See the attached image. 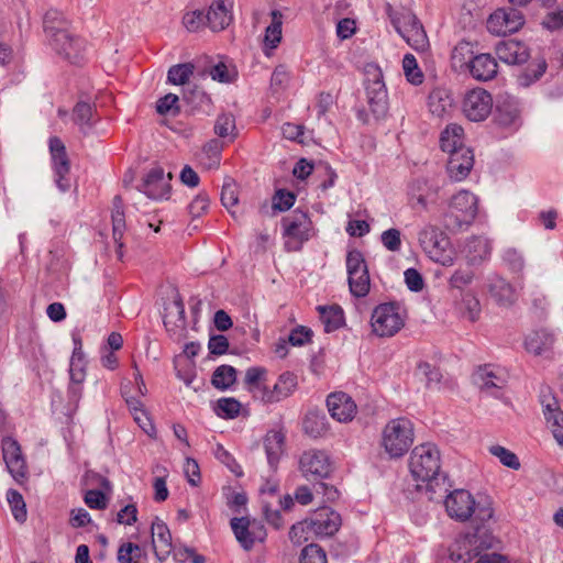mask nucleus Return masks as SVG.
I'll list each match as a JSON object with an SVG mask.
<instances>
[{"label":"nucleus","mask_w":563,"mask_h":563,"mask_svg":"<svg viewBox=\"0 0 563 563\" xmlns=\"http://www.w3.org/2000/svg\"><path fill=\"white\" fill-rule=\"evenodd\" d=\"M409 467L412 476L417 481L426 482L427 489L437 493L446 494L450 484L446 483L448 476L440 472V451L432 443H423L416 446L410 455Z\"/></svg>","instance_id":"1"},{"label":"nucleus","mask_w":563,"mask_h":563,"mask_svg":"<svg viewBox=\"0 0 563 563\" xmlns=\"http://www.w3.org/2000/svg\"><path fill=\"white\" fill-rule=\"evenodd\" d=\"M444 506L448 516L459 522H465L474 516L475 520L483 523L494 515L490 501H476L466 489L450 492L445 496Z\"/></svg>","instance_id":"2"},{"label":"nucleus","mask_w":563,"mask_h":563,"mask_svg":"<svg viewBox=\"0 0 563 563\" xmlns=\"http://www.w3.org/2000/svg\"><path fill=\"white\" fill-rule=\"evenodd\" d=\"M477 202V197L467 190H461L453 196L449 211L444 214L446 229L457 232L470 227L478 211Z\"/></svg>","instance_id":"3"},{"label":"nucleus","mask_w":563,"mask_h":563,"mask_svg":"<svg viewBox=\"0 0 563 563\" xmlns=\"http://www.w3.org/2000/svg\"><path fill=\"white\" fill-rule=\"evenodd\" d=\"M413 443V424L407 418L390 420L383 431V445L391 457H400Z\"/></svg>","instance_id":"4"},{"label":"nucleus","mask_w":563,"mask_h":563,"mask_svg":"<svg viewBox=\"0 0 563 563\" xmlns=\"http://www.w3.org/2000/svg\"><path fill=\"white\" fill-rule=\"evenodd\" d=\"M493 547V537L484 528L477 527L474 532L455 540L449 549V556L453 562L467 563L478 556L482 550Z\"/></svg>","instance_id":"5"},{"label":"nucleus","mask_w":563,"mask_h":563,"mask_svg":"<svg viewBox=\"0 0 563 563\" xmlns=\"http://www.w3.org/2000/svg\"><path fill=\"white\" fill-rule=\"evenodd\" d=\"M420 246L424 253L435 263L443 266L453 264V250L446 234L434 225L424 227L418 235Z\"/></svg>","instance_id":"6"},{"label":"nucleus","mask_w":563,"mask_h":563,"mask_svg":"<svg viewBox=\"0 0 563 563\" xmlns=\"http://www.w3.org/2000/svg\"><path fill=\"white\" fill-rule=\"evenodd\" d=\"M365 90L371 112L376 119L384 118L388 111V95L383 71L375 64L365 67Z\"/></svg>","instance_id":"7"},{"label":"nucleus","mask_w":563,"mask_h":563,"mask_svg":"<svg viewBox=\"0 0 563 563\" xmlns=\"http://www.w3.org/2000/svg\"><path fill=\"white\" fill-rule=\"evenodd\" d=\"M371 325L373 332L380 336H393L405 325V319L400 313V306L397 302L378 305L372 313Z\"/></svg>","instance_id":"8"},{"label":"nucleus","mask_w":563,"mask_h":563,"mask_svg":"<svg viewBox=\"0 0 563 563\" xmlns=\"http://www.w3.org/2000/svg\"><path fill=\"white\" fill-rule=\"evenodd\" d=\"M346 272L351 294L356 298L365 297L371 289V278L367 263L360 250L347 252Z\"/></svg>","instance_id":"9"},{"label":"nucleus","mask_w":563,"mask_h":563,"mask_svg":"<svg viewBox=\"0 0 563 563\" xmlns=\"http://www.w3.org/2000/svg\"><path fill=\"white\" fill-rule=\"evenodd\" d=\"M299 470L307 479H318L329 477L333 467L325 451L312 449L301 454Z\"/></svg>","instance_id":"10"},{"label":"nucleus","mask_w":563,"mask_h":563,"mask_svg":"<svg viewBox=\"0 0 563 563\" xmlns=\"http://www.w3.org/2000/svg\"><path fill=\"white\" fill-rule=\"evenodd\" d=\"M525 24L522 12L516 8H503L492 13L487 20V30L497 35H507L519 31Z\"/></svg>","instance_id":"11"},{"label":"nucleus","mask_w":563,"mask_h":563,"mask_svg":"<svg viewBox=\"0 0 563 563\" xmlns=\"http://www.w3.org/2000/svg\"><path fill=\"white\" fill-rule=\"evenodd\" d=\"M492 95L483 89L476 88L466 92L463 99V113L470 121H484L493 109Z\"/></svg>","instance_id":"12"},{"label":"nucleus","mask_w":563,"mask_h":563,"mask_svg":"<svg viewBox=\"0 0 563 563\" xmlns=\"http://www.w3.org/2000/svg\"><path fill=\"white\" fill-rule=\"evenodd\" d=\"M473 382L482 391L495 398H501V390L507 385V375L501 368L486 364L474 372Z\"/></svg>","instance_id":"13"},{"label":"nucleus","mask_w":563,"mask_h":563,"mask_svg":"<svg viewBox=\"0 0 563 563\" xmlns=\"http://www.w3.org/2000/svg\"><path fill=\"white\" fill-rule=\"evenodd\" d=\"M49 153L52 156L53 168L56 176V185L62 191L70 188L69 172L70 161L63 141L57 136H52L48 141Z\"/></svg>","instance_id":"14"},{"label":"nucleus","mask_w":563,"mask_h":563,"mask_svg":"<svg viewBox=\"0 0 563 563\" xmlns=\"http://www.w3.org/2000/svg\"><path fill=\"white\" fill-rule=\"evenodd\" d=\"M56 37L49 40L53 49L64 58L68 59L71 64H79L85 54V41L69 31L56 33Z\"/></svg>","instance_id":"15"},{"label":"nucleus","mask_w":563,"mask_h":563,"mask_svg":"<svg viewBox=\"0 0 563 563\" xmlns=\"http://www.w3.org/2000/svg\"><path fill=\"white\" fill-rule=\"evenodd\" d=\"M170 179V173L165 176L164 169L155 166L144 176L139 189L151 199H167L172 189Z\"/></svg>","instance_id":"16"},{"label":"nucleus","mask_w":563,"mask_h":563,"mask_svg":"<svg viewBox=\"0 0 563 563\" xmlns=\"http://www.w3.org/2000/svg\"><path fill=\"white\" fill-rule=\"evenodd\" d=\"M521 108L519 100L508 93L499 95L496 104L494 120L504 128L517 126L520 124Z\"/></svg>","instance_id":"17"},{"label":"nucleus","mask_w":563,"mask_h":563,"mask_svg":"<svg viewBox=\"0 0 563 563\" xmlns=\"http://www.w3.org/2000/svg\"><path fill=\"white\" fill-rule=\"evenodd\" d=\"M282 225L284 228V236L294 239L300 243L310 239L312 221L306 211L300 209L294 210L290 214L282 219Z\"/></svg>","instance_id":"18"},{"label":"nucleus","mask_w":563,"mask_h":563,"mask_svg":"<svg viewBox=\"0 0 563 563\" xmlns=\"http://www.w3.org/2000/svg\"><path fill=\"white\" fill-rule=\"evenodd\" d=\"M298 386V378L291 372H285L279 375L272 389L263 387L261 400L265 404L278 402L294 394Z\"/></svg>","instance_id":"19"},{"label":"nucleus","mask_w":563,"mask_h":563,"mask_svg":"<svg viewBox=\"0 0 563 563\" xmlns=\"http://www.w3.org/2000/svg\"><path fill=\"white\" fill-rule=\"evenodd\" d=\"M495 53L499 60L508 65L525 64L530 57L528 46L516 40L500 41L496 44Z\"/></svg>","instance_id":"20"},{"label":"nucleus","mask_w":563,"mask_h":563,"mask_svg":"<svg viewBox=\"0 0 563 563\" xmlns=\"http://www.w3.org/2000/svg\"><path fill=\"white\" fill-rule=\"evenodd\" d=\"M327 407L331 417L339 422L351 421L356 413L354 400L343 391L330 394L327 397Z\"/></svg>","instance_id":"21"},{"label":"nucleus","mask_w":563,"mask_h":563,"mask_svg":"<svg viewBox=\"0 0 563 563\" xmlns=\"http://www.w3.org/2000/svg\"><path fill=\"white\" fill-rule=\"evenodd\" d=\"M311 531L317 536L331 537L341 527V515L329 507L320 508L309 521Z\"/></svg>","instance_id":"22"},{"label":"nucleus","mask_w":563,"mask_h":563,"mask_svg":"<svg viewBox=\"0 0 563 563\" xmlns=\"http://www.w3.org/2000/svg\"><path fill=\"white\" fill-rule=\"evenodd\" d=\"M473 165V151L470 147L459 148L455 153L450 154L446 170L452 179L461 181L468 176Z\"/></svg>","instance_id":"23"},{"label":"nucleus","mask_w":563,"mask_h":563,"mask_svg":"<svg viewBox=\"0 0 563 563\" xmlns=\"http://www.w3.org/2000/svg\"><path fill=\"white\" fill-rule=\"evenodd\" d=\"M2 455L10 474L15 479L25 477V462L16 440L12 438L2 440Z\"/></svg>","instance_id":"24"},{"label":"nucleus","mask_w":563,"mask_h":563,"mask_svg":"<svg viewBox=\"0 0 563 563\" xmlns=\"http://www.w3.org/2000/svg\"><path fill=\"white\" fill-rule=\"evenodd\" d=\"M541 405L555 440L563 446V411L560 409L556 398L551 395H542Z\"/></svg>","instance_id":"25"},{"label":"nucleus","mask_w":563,"mask_h":563,"mask_svg":"<svg viewBox=\"0 0 563 563\" xmlns=\"http://www.w3.org/2000/svg\"><path fill=\"white\" fill-rule=\"evenodd\" d=\"M233 7V0H217L209 7L207 18V25L212 31H222L232 21L231 9Z\"/></svg>","instance_id":"26"},{"label":"nucleus","mask_w":563,"mask_h":563,"mask_svg":"<svg viewBox=\"0 0 563 563\" xmlns=\"http://www.w3.org/2000/svg\"><path fill=\"white\" fill-rule=\"evenodd\" d=\"M152 543L158 560H164L172 550V533L167 525L155 517L151 525Z\"/></svg>","instance_id":"27"},{"label":"nucleus","mask_w":563,"mask_h":563,"mask_svg":"<svg viewBox=\"0 0 563 563\" xmlns=\"http://www.w3.org/2000/svg\"><path fill=\"white\" fill-rule=\"evenodd\" d=\"M111 220H112V238L117 245V255L119 260H122L123 257V234L125 231V214L123 210V200L121 196L117 195L114 196L112 200V212H111Z\"/></svg>","instance_id":"28"},{"label":"nucleus","mask_w":563,"mask_h":563,"mask_svg":"<svg viewBox=\"0 0 563 563\" xmlns=\"http://www.w3.org/2000/svg\"><path fill=\"white\" fill-rule=\"evenodd\" d=\"M470 73L475 79L487 81L497 76L498 64L490 54H478L472 59Z\"/></svg>","instance_id":"29"},{"label":"nucleus","mask_w":563,"mask_h":563,"mask_svg":"<svg viewBox=\"0 0 563 563\" xmlns=\"http://www.w3.org/2000/svg\"><path fill=\"white\" fill-rule=\"evenodd\" d=\"M263 444L267 462L271 468L275 471L285 452V434L282 431L271 430L266 433Z\"/></svg>","instance_id":"30"},{"label":"nucleus","mask_w":563,"mask_h":563,"mask_svg":"<svg viewBox=\"0 0 563 563\" xmlns=\"http://www.w3.org/2000/svg\"><path fill=\"white\" fill-rule=\"evenodd\" d=\"M438 197V188L429 185L426 179H417L410 187V202L415 208L420 206L427 209L430 203H435Z\"/></svg>","instance_id":"31"},{"label":"nucleus","mask_w":563,"mask_h":563,"mask_svg":"<svg viewBox=\"0 0 563 563\" xmlns=\"http://www.w3.org/2000/svg\"><path fill=\"white\" fill-rule=\"evenodd\" d=\"M73 120L79 126L81 133L88 134L99 120L96 106L86 101H78L73 109Z\"/></svg>","instance_id":"32"},{"label":"nucleus","mask_w":563,"mask_h":563,"mask_svg":"<svg viewBox=\"0 0 563 563\" xmlns=\"http://www.w3.org/2000/svg\"><path fill=\"white\" fill-rule=\"evenodd\" d=\"M385 12L399 35L405 32V27L409 29L412 24L417 25V21H419L410 9H395L390 3L385 4Z\"/></svg>","instance_id":"33"},{"label":"nucleus","mask_w":563,"mask_h":563,"mask_svg":"<svg viewBox=\"0 0 563 563\" xmlns=\"http://www.w3.org/2000/svg\"><path fill=\"white\" fill-rule=\"evenodd\" d=\"M440 146L449 155L455 153L459 148H467L464 145V130L456 123L449 124L441 133Z\"/></svg>","instance_id":"34"},{"label":"nucleus","mask_w":563,"mask_h":563,"mask_svg":"<svg viewBox=\"0 0 563 563\" xmlns=\"http://www.w3.org/2000/svg\"><path fill=\"white\" fill-rule=\"evenodd\" d=\"M554 336L547 330L529 333L525 340L526 350L534 355H542L552 349Z\"/></svg>","instance_id":"35"},{"label":"nucleus","mask_w":563,"mask_h":563,"mask_svg":"<svg viewBox=\"0 0 563 563\" xmlns=\"http://www.w3.org/2000/svg\"><path fill=\"white\" fill-rule=\"evenodd\" d=\"M489 292L499 306L509 307L516 301L515 289L505 278H494L489 284Z\"/></svg>","instance_id":"36"},{"label":"nucleus","mask_w":563,"mask_h":563,"mask_svg":"<svg viewBox=\"0 0 563 563\" xmlns=\"http://www.w3.org/2000/svg\"><path fill=\"white\" fill-rule=\"evenodd\" d=\"M452 93L445 88L433 89L428 98V104L431 113L442 118L453 107Z\"/></svg>","instance_id":"37"},{"label":"nucleus","mask_w":563,"mask_h":563,"mask_svg":"<svg viewBox=\"0 0 563 563\" xmlns=\"http://www.w3.org/2000/svg\"><path fill=\"white\" fill-rule=\"evenodd\" d=\"M183 100L187 103L191 112L210 114L212 111L211 97L197 87L185 91Z\"/></svg>","instance_id":"38"},{"label":"nucleus","mask_w":563,"mask_h":563,"mask_svg":"<svg viewBox=\"0 0 563 563\" xmlns=\"http://www.w3.org/2000/svg\"><path fill=\"white\" fill-rule=\"evenodd\" d=\"M303 430L312 438L324 435L329 430L325 413L322 410H309L303 419Z\"/></svg>","instance_id":"39"},{"label":"nucleus","mask_w":563,"mask_h":563,"mask_svg":"<svg viewBox=\"0 0 563 563\" xmlns=\"http://www.w3.org/2000/svg\"><path fill=\"white\" fill-rule=\"evenodd\" d=\"M317 309L325 332H333L344 324V312L340 306H319Z\"/></svg>","instance_id":"40"},{"label":"nucleus","mask_w":563,"mask_h":563,"mask_svg":"<svg viewBox=\"0 0 563 563\" xmlns=\"http://www.w3.org/2000/svg\"><path fill=\"white\" fill-rule=\"evenodd\" d=\"M224 143L219 139H212L208 141L203 146L200 154V163L207 168H218L221 162V153L223 151Z\"/></svg>","instance_id":"41"},{"label":"nucleus","mask_w":563,"mask_h":563,"mask_svg":"<svg viewBox=\"0 0 563 563\" xmlns=\"http://www.w3.org/2000/svg\"><path fill=\"white\" fill-rule=\"evenodd\" d=\"M67 20L64 13L57 9H48L43 18V27L49 40L56 37V33L68 31Z\"/></svg>","instance_id":"42"},{"label":"nucleus","mask_w":563,"mask_h":563,"mask_svg":"<svg viewBox=\"0 0 563 563\" xmlns=\"http://www.w3.org/2000/svg\"><path fill=\"white\" fill-rule=\"evenodd\" d=\"M400 36L417 52H426L429 48V40L420 21H417V25L405 27Z\"/></svg>","instance_id":"43"},{"label":"nucleus","mask_w":563,"mask_h":563,"mask_svg":"<svg viewBox=\"0 0 563 563\" xmlns=\"http://www.w3.org/2000/svg\"><path fill=\"white\" fill-rule=\"evenodd\" d=\"M230 523L242 548L246 551L251 550L254 547L256 537L254 532L250 531V520L245 517L232 518Z\"/></svg>","instance_id":"44"},{"label":"nucleus","mask_w":563,"mask_h":563,"mask_svg":"<svg viewBox=\"0 0 563 563\" xmlns=\"http://www.w3.org/2000/svg\"><path fill=\"white\" fill-rule=\"evenodd\" d=\"M547 68L548 64L544 57L534 58L518 77L519 85L521 87H529L544 75Z\"/></svg>","instance_id":"45"},{"label":"nucleus","mask_w":563,"mask_h":563,"mask_svg":"<svg viewBox=\"0 0 563 563\" xmlns=\"http://www.w3.org/2000/svg\"><path fill=\"white\" fill-rule=\"evenodd\" d=\"M283 15L279 11H272V23L265 30L264 46L275 49L282 41Z\"/></svg>","instance_id":"46"},{"label":"nucleus","mask_w":563,"mask_h":563,"mask_svg":"<svg viewBox=\"0 0 563 563\" xmlns=\"http://www.w3.org/2000/svg\"><path fill=\"white\" fill-rule=\"evenodd\" d=\"M236 380V369L231 365L218 366L211 377V384L219 390L230 388Z\"/></svg>","instance_id":"47"},{"label":"nucleus","mask_w":563,"mask_h":563,"mask_svg":"<svg viewBox=\"0 0 563 563\" xmlns=\"http://www.w3.org/2000/svg\"><path fill=\"white\" fill-rule=\"evenodd\" d=\"M266 374V368L260 366H254L246 369L244 382L249 391L252 393L255 398L261 399L262 389L263 387H266L263 385Z\"/></svg>","instance_id":"48"},{"label":"nucleus","mask_w":563,"mask_h":563,"mask_svg":"<svg viewBox=\"0 0 563 563\" xmlns=\"http://www.w3.org/2000/svg\"><path fill=\"white\" fill-rule=\"evenodd\" d=\"M125 402L133 415L134 421L147 433H150V429L154 430L153 424L147 417L146 411L143 408L142 401L136 397H126Z\"/></svg>","instance_id":"49"},{"label":"nucleus","mask_w":563,"mask_h":563,"mask_svg":"<svg viewBox=\"0 0 563 563\" xmlns=\"http://www.w3.org/2000/svg\"><path fill=\"white\" fill-rule=\"evenodd\" d=\"M475 56L473 44L467 41H461L454 46L451 59L459 67L467 66L470 68Z\"/></svg>","instance_id":"50"},{"label":"nucleus","mask_w":563,"mask_h":563,"mask_svg":"<svg viewBox=\"0 0 563 563\" xmlns=\"http://www.w3.org/2000/svg\"><path fill=\"white\" fill-rule=\"evenodd\" d=\"M459 310L464 318L474 322L479 317V300L472 292H465L459 303Z\"/></svg>","instance_id":"51"},{"label":"nucleus","mask_w":563,"mask_h":563,"mask_svg":"<svg viewBox=\"0 0 563 563\" xmlns=\"http://www.w3.org/2000/svg\"><path fill=\"white\" fill-rule=\"evenodd\" d=\"M466 247L472 261L485 260L492 251L490 242L483 236H473L467 241Z\"/></svg>","instance_id":"52"},{"label":"nucleus","mask_w":563,"mask_h":563,"mask_svg":"<svg viewBox=\"0 0 563 563\" xmlns=\"http://www.w3.org/2000/svg\"><path fill=\"white\" fill-rule=\"evenodd\" d=\"M235 130L236 126L233 114L222 113L218 115L214 122L213 131L219 137L224 139L231 136V139L234 140L236 136Z\"/></svg>","instance_id":"53"},{"label":"nucleus","mask_w":563,"mask_h":563,"mask_svg":"<svg viewBox=\"0 0 563 563\" xmlns=\"http://www.w3.org/2000/svg\"><path fill=\"white\" fill-rule=\"evenodd\" d=\"M241 402L233 397H223L217 401L214 411L223 419H234L240 415Z\"/></svg>","instance_id":"54"},{"label":"nucleus","mask_w":563,"mask_h":563,"mask_svg":"<svg viewBox=\"0 0 563 563\" xmlns=\"http://www.w3.org/2000/svg\"><path fill=\"white\" fill-rule=\"evenodd\" d=\"M195 66L191 63L177 64L169 68L167 79L173 85H185L194 74Z\"/></svg>","instance_id":"55"},{"label":"nucleus","mask_w":563,"mask_h":563,"mask_svg":"<svg viewBox=\"0 0 563 563\" xmlns=\"http://www.w3.org/2000/svg\"><path fill=\"white\" fill-rule=\"evenodd\" d=\"M402 68L407 80L412 85H420L423 81V74L420 70L417 59L412 54H406L402 59Z\"/></svg>","instance_id":"56"},{"label":"nucleus","mask_w":563,"mask_h":563,"mask_svg":"<svg viewBox=\"0 0 563 563\" xmlns=\"http://www.w3.org/2000/svg\"><path fill=\"white\" fill-rule=\"evenodd\" d=\"M7 500L10 505L13 517L19 522H24L26 519V509L22 495L15 489H9L7 493Z\"/></svg>","instance_id":"57"},{"label":"nucleus","mask_w":563,"mask_h":563,"mask_svg":"<svg viewBox=\"0 0 563 563\" xmlns=\"http://www.w3.org/2000/svg\"><path fill=\"white\" fill-rule=\"evenodd\" d=\"M221 202L235 218V212L231 208L235 207L239 202L238 186L232 179L224 181L221 190Z\"/></svg>","instance_id":"58"},{"label":"nucleus","mask_w":563,"mask_h":563,"mask_svg":"<svg viewBox=\"0 0 563 563\" xmlns=\"http://www.w3.org/2000/svg\"><path fill=\"white\" fill-rule=\"evenodd\" d=\"M142 549L139 544L132 542H124L118 550L119 563H139Z\"/></svg>","instance_id":"59"},{"label":"nucleus","mask_w":563,"mask_h":563,"mask_svg":"<svg viewBox=\"0 0 563 563\" xmlns=\"http://www.w3.org/2000/svg\"><path fill=\"white\" fill-rule=\"evenodd\" d=\"M300 563H328L325 551L320 545L310 543L302 549Z\"/></svg>","instance_id":"60"},{"label":"nucleus","mask_w":563,"mask_h":563,"mask_svg":"<svg viewBox=\"0 0 563 563\" xmlns=\"http://www.w3.org/2000/svg\"><path fill=\"white\" fill-rule=\"evenodd\" d=\"M489 452L492 455L498 457L500 463L504 464L505 466L512 470H519L520 462L518 456L508 449L501 445H492L489 448Z\"/></svg>","instance_id":"61"},{"label":"nucleus","mask_w":563,"mask_h":563,"mask_svg":"<svg viewBox=\"0 0 563 563\" xmlns=\"http://www.w3.org/2000/svg\"><path fill=\"white\" fill-rule=\"evenodd\" d=\"M312 335L313 332L310 328L297 325L290 331L288 342L294 346H302L311 341Z\"/></svg>","instance_id":"62"},{"label":"nucleus","mask_w":563,"mask_h":563,"mask_svg":"<svg viewBox=\"0 0 563 563\" xmlns=\"http://www.w3.org/2000/svg\"><path fill=\"white\" fill-rule=\"evenodd\" d=\"M183 23L188 31L195 32L207 24V18L203 11L195 10L183 16Z\"/></svg>","instance_id":"63"},{"label":"nucleus","mask_w":563,"mask_h":563,"mask_svg":"<svg viewBox=\"0 0 563 563\" xmlns=\"http://www.w3.org/2000/svg\"><path fill=\"white\" fill-rule=\"evenodd\" d=\"M296 200V196L285 189H279L273 197V208L278 211L289 210Z\"/></svg>","instance_id":"64"}]
</instances>
